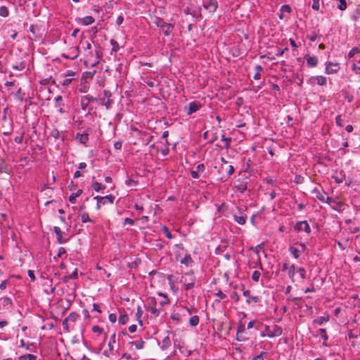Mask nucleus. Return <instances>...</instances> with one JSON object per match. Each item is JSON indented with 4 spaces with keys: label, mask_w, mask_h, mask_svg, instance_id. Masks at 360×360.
Instances as JSON below:
<instances>
[{
    "label": "nucleus",
    "mask_w": 360,
    "mask_h": 360,
    "mask_svg": "<svg viewBox=\"0 0 360 360\" xmlns=\"http://www.w3.org/2000/svg\"><path fill=\"white\" fill-rule=\"evenodd\" d=\"M216 295L219 298V300H217L216 301L217 302H219L220 300H223L224 298L226 297V295L221 291V290H219L217 293H216Z\"/></svg>",
    "instance_id": "obj_63"
},
{
    "label": "nucleus",
    "mask_w": 360,
    "mask_h": 360,
    "mask_svg": "<svg viewBox=\"0 0 360 360\" xmlns=\"http://www.w3.org/2000/svg\"><path fill=\"white\" fill-rule=\"evenodd\" d=\"M307 249V247L303 243H299L298 247L290 246L289 252L292 254L295 259H299L301 254L303 253Z\"/></svg>",
    "instance_id": "obj_6"
},
{
    "label": "nucleus",
    "mask_w": 360,
    "mask_h": 360,
    "mask_svg": "<svg viewBox=\"0 0 360 360\" xmlns=\"http://www.w3.org/2000/svg\"><path fill=\"white\" fill-rule=\"evenodd\" d=\"M76 139L79 141L80 143L85 144L89 141V134L86 131H84L82 134L77 133Z\"/></svg>",
    "instance_id": "obj_18"
},
{
    "label": "nucleus",
    "mask_w": 360,
    "mask_h": 360,
    "mask_svg": "<svg viewBox=\"0 0 360 360\" xmlns=\"http://www.w3.org/2000/svg\"><path fill=\"white\" fill-rule=\"evenodd\" d=\"M117 343L116 334L114 333L111 335L108 342V349L105 350L103 354L106 357H110L114 351V345Z\"/></svg>",
    "instance_id": "obj_8"
},
{
    "label": "nucleus",
    "mask_w": 360,
    "mask_h": 360,
    "mask_svg": "<svg viewBox=\"0 0 360 360\" xmlns=\"http://www.w3.org/2000/svg\"><path fill=\"white\" fill-rule=\"evenodd\" d=\"M295 229L297 231H304L308 234L310 233L311 231L309 224L305 220L297 222L295 226Z\"/></svg>",
    "instance_id": "obj_9"
},
{
    "label": "nucleus",
    "mask_w": 360,
    "mask_h": 360,
    "mask_svg": "<svg viewBox=\"0 0 360 360\" xmlns=\"http://www.w3.org/2000/svg\"><path fill=\"white\" fill-rule=\"evenodd\" d=\"M193 260L190 254L186 252L185 256L180 259V263L184 264L186 266H191L193 263Z\"/></svg>",
    "instance_id": "obj_17"
},
{
    "label": "nucleus",
    "mask_w": 360,
    "mask_h": 360,
    "mask_svg": "<svg viewBox=\"0 0 360 360\" xmlns=\"http://www.w3.org/2000/svg\"><path fill=\"white\" fill-rule=\"evenodd\" d=\"M235 171L234 167L232 165H228L226 167H225V169L222 172H226L227 174V177H229L231 175L233 174Z\"/></svg>",
    "instance_id": "obj_47"
},
{
    "label": "nucleus",
    "mask_w": 360,
    "mask_h": 360,
    "mask_svg": "<svg viewBox=\"0 0 360 360\" xmlns=\"http://www.w3.org/2000/svg\"><path fill=\"white\" fill-rule=\"evenodd\" d=\"M338 2L337 7L340 11L346 10L347 4L345 0H335Z\"/></svg>",
    "instance_id": "obj_30"
},
{
    "label": "nucleus",
    "mask_w": 360,
    "mask_h": 360,
    "mask_svg": "<svg viewBox=\"0 0 360 360\" xmlns=\"http://www.w3.org/2000/svg\"><path fill=\"white\" fill-rule=\"evenodd\" d=\"M243 295L244 297H247L246 302L250 304L251 302L258 303L260 302V297L259 296H252L250 295V291L249 290H244V287L243 286Z\"/></svg>",
    "instance_id": "obj_11"
},
{
    "label": "nucleus",
    "mask_w": 360,
    "mask_h": 360,
    "mask_svg": "<svg viewBox=\"0 0 360 360\" xmlns=\"http://www.w3.org/2000/svg\"><path fill=\"white\" fill-rule=\"evenodd\" d=\"M204 6L206 9L210 10V12L213 13L216 11L217 8V0H210L209 3Z\"/></svg>",
    "instance_id": "obj_21"
},
{
    "label": "nucleus",
    "mask_w": 360,
    "mask_h": 360,
    "mask_svg": "<svg viewBox=\"0 0 360 360\" xmlns=\"http://www.w3.org/2000/svg\"><path fill=\"white\" fill-rule=\"evenodd\" d=\"M81 221L82 223H86L89 221H92V220L89 218V214L86 212H84L80 214Z\"/></svg>",
    "instance_id": "obj_44"
},
{
    "label": "nucleus",
    "mask_w": 360,
    "mask_h": 360,
    "mask_svg": "<svg viewBox=\"0 0 360 360\" xmlns=\"http://www.w3.org/2000/svg\"><path fill=\"white\" fill-rule=\"evenodd\" d=\"M176 247L179 249V251L175 252V257H176V259H178V258L180 257V255L181 254V251L183 252H186V251L184 250V245L182 243L176 244Z\"/></svg>",
    "instance_id": "obj_41"
},
{
    "label": "nucleus",
    "mask_w": 360,
    "mask_h": 360,
    "mask_svg": "<svg viewBox=\"0 0 360 360\" xmlns=\"http://www.w3.org/2000/svg\"><path fill=\"white\" fill-rule=\"evenodd\" d=\"M80 44L84 46V48L85 50H91V43L89 41L82 40L80 41Z\"/></svg>",
    "instance_id": "obj_56"
},
{
    "label": "nucleus",
    "mask_w": 360,
    "mask_h": 360,
    "mask_svg": "<svg viewBox=\"0 0 360 360\" xmlns=\"http://www.w3.org/2000/svg\"><path fill=\"white\" fill-rule=\"evenodd\" d=\"M264 330L269 338L278 337L283 333L282 328L276 324H273L272 326L265 325Z\"/></svg>",
    "instance_id": "obj_3"
},
{
    "label": "nucleus",
    "mask_w": 360,
    "mask_h": 360,
    "mask_svg": "<svg viewBox=\"0 0 360 360\" xmlns=\"http://www.w3.org/2000/svg\"><path fill=\"white\" fill-rule=\"evenodd\" d=\"M171 342L169 337H166L162 340V347L167 348L170 346Z\"/></svg>",
    "instance_id": "obj_54"
},
{
    "label": "nucleus",
    "mask_w": 360,
    "mask_h": 360,
    "mask_svg": "<svg viewBox=\"0 0 360 360\" xmlns=\"http://www.w3.org/2000/svg\"><path fill=\"white\" fill-rule=\"evenodd\" d=\"M261 276V273L257 271V270H255L252 274V279L255 281V282H258L259 281V278Z\"/></svg>",
    "instance_id": "obj_50"
},
{
    "label": "nucleus",
    "mask_w": 360,
    "mask_h": 360,
    "mask_svg": "<svg viewBox=\"0 0 360 360\" xmlns=\"http://www.w3.org/2000/svg\"><path fill=\"white\" fill-rule=\"evenodd\" d=\"M9 15V11L8 8L5 6H2L0 7V16L4 18L8 17Z\"/></svg>",
    "instance_id": "obj_37"
},
{
    "label": "nucleus",
    "mask_w": 360,
    "mask_h": 360,
    "mask_svg": "<svg viewBox=\"0 0 360 360\" xmlns=\"http://www.w3.org/2000/svg\"><path fill=\"white\" fill-rule=\"evenodd\" d=\"M316 80L317 84L320 86H323V85L326 84L327 79H326V77H325L323 76H321V75L316 76Z\"/></svg>",
    "instance_id": "obj_35"
},
{
    "label": "nucleus",
    "mask_w": 360,
    "mask_h": 360,
    "mask_svg": "<svg viewBox=\"0 0 360 360\" xmlns=\"http://www.w3.org/2000/svg\"><path fill=\"white\" fill-rule=\"evenodd\" d=\"M311 193L319 200L320 201L325 202L326 199L324 197L326 193L323 191L322 188L316 187L311 191Z\"/></svg>",
    "instance_id": "obj_12"
},
{
    "label": "nucleus",
    "mask_w": 360,
    "mask_h": 360,
    "mask_svg": "<svg viewBox=\"0 0 360 360\" xmlns=\"http://www.w3.org/2000/svg\"><path fill=\"white\" fill-rule=\"evenodd\" d=\"M325 202L330 205L331 208L338 212H342L347 207V205H345L343 202L338 201L336 199L330 197L326 198Z\"/></svg>",
    "instance_id": "obj_4"
},
{
    "label": "nucleus",
    "mask_w": 360,
    "mask_h": 360,
    "mask_svg": "<svg viewBox=\"0 0 360 360\" xmlns=\"http://www.w3.org/2000/svg\"><path fill=\"white\" fill-rule=\"evenodd\" d=\"M221 165L220 167V171H223L225 169V167H226V166H228V161L226 160L224 158L221 157Z\"/></svg>",
    "instance_id": "obj_57"
},
{
    "label": "nucleus",
    "mask_w": 360,
    "mask_h": 360,
    "mask_svg": "<svg viewBox=\"0 0 360 360\" xmlns=\"http://www.w3.org/2000/svg\"><path fill=\"white\" fill-rule=\"evenodd\" d=\"M110 44L112 45V52H117L119 49H120V46H119V44L117 41H116L114 39H111L110 40Z\"/></svg>",
    "instance_id": "obj_49"
},
{
    "label": "nucleus",
    "mask_w": 360,
    "mask_h": 360,
    "mask_svg": "<svg viewBox=\"0 0 360 360\" xmlns=\"http://www.w3.org/2000/svg\"><path fill=\"white\" fill-rule=\"evenodd\" d=\"M94 21V18L91 15L86 16L81 19V23L85 26L93 24Z\"/></svg>",
    "instance_id": "obj_24"
},
{
    "label": "nucleus",
    "mask_w": 360,
    "mask_h": 360,
    "mask_svg": "<svg viewBox=\"0 0 360 360\" xmlns=\"http://www.w3.org/2000/svg\"><path fill=\"white\" fill-rule=\"evenodd\" d=\"M53 231L57 236V242L60 244L65 243L68 240L63 237V232L58 226L53 227Z\"/></svg>",
    "instance_id": "obj_15"
},
{
    "label": "nucleus",
    "mask_w": 360,
    "mask_h": 360,
    "mask_svg": "<svg viewBox=\"0 0 360 360\" xmlns=\"http://www.w3.org/2000/svg\"><path fill=\"white\" fill-rule=\"evenodd\" d=\"M160 307H158V302L155 297H149L148 299V310L155 317H158L160 314Z\"/></svg>",
    "instance_id": "obj_5"
},
{
    "label": "nucleus",
    "mask_w": 360,
    "mask_h": 360,
    "mask_svg": "<svg viewBox=\"0 0 360 360\" xmlns=\"http://www.w3.org/2000/svg\"><path fill=\"white\" fill-rule=\"evenodd\" d=\"M205 165L204 164H199L196 167V170H193L191 172V176L193 179H198L199 178V172H202L205 170Z\"/></svg>",
    "instance_id": "obj_16"
},
{
    "label": "nucleus",
    "mask_w": 360,
    "mask_h": 360,
    "mask_svg": "<svg viewBox=\"0 0 360 360\" xmlns=\"http://www.w3.org/2000/svg\"><path fill=\"white\" fill-rule=\"evenodd\" d=\"M158 295L160 297H162V299L159 302V305L162 307L165 304H168L169 303V300L168 297L165 295H164L162 292H159Z\"/></svg>",
    "instance_id": "obj_27"
},
{
    "label": "nucleus",
    "mask_w": 360,
    "mask_h": 360,
    "mask_svg": "<svg viewBox=\"0 0 360 360\" xmlns=\"http://www.w3.org/2000/svg\"><path fill=\"white\" fill-rule=\"evenodd\" d=\"M162 232L165 235L166 238L169 239L173 238V235L172 234L171 231H169V228L166 226H162L161 228Z\"/></svg>",
    "instance_id": "obj_33"
},
{
    "label": "nucleus",
    "mask_w": 360,
    "mask_h": 360,
    "mask_svg": "<svg viewBox=\"0 0 360 360\" xmlns=\"http://www.w3.org/2000/svg\"><path fill=\"white\" fill-rule=\"evenodd\" d=\"M3 307L7 309L12 308L13 306V302L10 297H4L1 300Z\"/></svg>",
    "instance_id": "obj_20"
},
{
    "label": "nucleus",
    "mask_w": 360,
    "mask_h": 360,
    "mask_svg": "<svg viewBox=\"0 0 360 360\" xmlns=\"http://www.w3.org/2000/svg\"><path fill=\"white\" fill-rule=\"evenodd\" d=\"M115 197L112 195H108L103 197L101 196H96L94 199L97 200L96 209L100 210L101 205H104V202H103L105 199H108V202L112 204L114 202Z\"/></svg>",
    "instance_id": "obj_10"
},
{
    "label": "nucleus",
    "mask_w": 360,
    "mask_h": 360,
    "mask_svg": "<svg viewBox=\"0 0 360 360\" xmlns=\"http://www.w3.org/2000/svg\"><path fill=\"white\" fill-rule=\"evenodd\" d=\"M79 318V315L75 312H71L68 317H66V319L68 321L75 322L77 321V319Z\"/></svg>",
    "instance_id": "obj_38"
},
{
    "label": "nucleus",
    "mask_w": 360,
    "mask_h": 360,
    "mask_svg": "<svg viewBox=\"0 0 360 360\" xmlns=\"http://www.w3.org/2000/svg\"><path fill=\"white\" fill-rule=\"evenodd\" d=\"M292 12V8L289 5L285 4L281 6L280 8V13H283L284 14L290 13Z\"/></svg>",
    "instance_id": "obj_40"
},
{
    "label": "nucleus",
    "mask_w": 360,
    "mask_h": 360,
    "mask_svg": "<svg viewBox=\"0 0 360 360\" xmlns=\"http://www.w3.org/2000/svg\"><path fill=\"white\" fill-rule=\"evenodd\" d=\"M199 316L197 315L192 316L189 319V325L191 327H195L199 323Z\"/></svg>",
    "instance_id": "obj_28"
},
{
    "label": "nucleus",
    "mask_w": 360,
    "mask_h": 360,
    "mask_svg": "<svg viewBox=\"0 0 360 360\" xmlns=\"http://www.w3.org/2000/svg\"><path fill=\"white\" fill-rule=\"evenodd\" d=\"M19 360H37V356L34 354H27L18 357Z\"/></svg>",
    "instance_id": "obj_32"
},
{
    "label": "nucleus",
    "mask_w": 360,
    "mask_h": 360,
    "mask_svg": "<svg viewBox=\"0 0 360 360\" xmlns=\"http://www.w3.org/2000/svg\"><path fill=\"white\" fill-rule=\"evenodd\" d=\"M142 314H143V311L141 309V307L140 306H139L137 307V311H136V318H137V319L139 321V324H141V325H142V321L141 319V317Z\"/></svg>",
    "instance_id": "obj_51"
},
{
    "label": "nucleus",
    "mask_w": 360,
    "mask_h": 360,
    "mask_svg": "<svg viewBox=\"0 0 360 360\" xmlns=\"http://www.w3.org/2000/svg\"><path fill=\"white\" fill-rule=\"evenodd\" d=\"M112 94L109 90L103 91V96L100 99L101 104L105 105L106 109H109L111 107L112 101L110 98Z\"/></svg>",
    "instance_id": "obj_7"
},
{
    "label": "nucleus",
    "mask_w": 360,
    "mask_h": 360,
    "mask_svg": "<svg viewBox=\"0 0 360 360\" xmlns=\"http://www.w3.org/2000/svg\"><path fill=\"white\" fill-rule=\"evenodd\" d=\"M82 98H83V100H85L88 103L98 101V99L96 98H95L92 96H90V95H85V96H82Z\"/></svg>",
    "instance_id": "obj_53"
},
{
    "label": "nucleus",
    "mask_w": 360,
    "mask_h": 360,
    "mask_svg": "<svg viewBox=\"0 0 360 360\" xmlns=\"http://www.w3.org/2000/svg\"><path fill=\"white\" fill-rule=\"evenodd\" d=\"M297 271L299 273L300 277L302 279H304L305 277H306V271L304 268L302 267H299L297 268Z\"/></svg>",
    "instance_id": "obj_55"
},
{
    "label": "nucleus",
    "mask_w": 360,
    "mask_h": 360,
    "mask_svg": "<svg viewBox=\"0 0 360 360\" xmlns=\"http://www.w3.org/2000/svg\"><path fill=\"white\" fill-rule=\"evenodd\" d=\"M266 354V352H261L259 354L255 356L252 360H264V356Z\"/></svg>",
    "instance_id": "obj_58"
},
{
    "label": "nucleus",
    "mask_w": 360,
    "mask_h": 360,
    "mask_svg": "<svg viewBox=\"0 0 360 360\" xmlns=\"http://www.w3.org/2000/svg\"><path fill=\"white\" fill-rule=\"evenodd\" d=\"M77 278H78V270H77V269H75L71 274L65 276L63 277V280L65 282H68L70 280L77 279Z\"/></svg>",
    "instance_id": "obj_23"
},
{
    "label": "nucleus",
    "mask_w": 360,
    "mask_h": 360,
    "mask_svg": "<svg viewBox=\"0 0 360 360\" xmlns=\"http://www.w3.org/2000/svg\"><path fill=\"white\" fill-rule=\"evenodd\" d=\"M137 182L138 181L137 180H135L133 178H128L126 181H125V184L126 185H127L128 186H131L133 185H136L137 184Z\"/></svg>",
    "instance_id": "obj_52"
},
{
    "label": "nucleus",
    "mask_w": 360,
    "mask_h": 360,
    "mask_svg": "<svg viewBox=\"0 0 360 360\" xmlns=\"http://www.w3.org/2000/svg\"><path fill=\"white\" fill-rule=\"evenodd\" d=\"M319 2L320 0H313V4H312V9L314 11H319Z\"/></svg>",
    "instance_id": "obj_60"
},
{
    "label": "nucleus",
    "mask_w": 360,
    "mask_h": 360,
    "mask_svg": "<svg viewBox=\"0 0 360 360\" xmlns=\"http://www.w3.org/2000/svg\"><path fill=\"white\" fill-rule=\"evenodd\" d=\"M340 70V65L338 63H328L326 65V73L327 74H333L336 73Z\"/></svg>",
    "instance_id": "obj_13"
},
{
    "label": "nucleus",
    "mask_w": 360,
    "mask_h": 360,
    "mask_svg": "<svg viewBox=\"0 0 360 360\" xmlns=\"http://www.w3.org/2000/svg\"><path fill=\"white\" fill-rule=\"evenodd\" d=\"M82 190L79 189L76 193H72L69 197V201L72 204H75L76 202V199L77 197H79L82 193Z\"/></svg>",
    "instance_id": "obj_25"
},
{
    "label": "nucleus",
    "mask_w": 360,
    "mask_h": 360,
    "mask_svg": "<svg viewBox=\"0 0 360 360\" xmlns=\"http://www.w3.org/2000/svg\"><path fill=\"white\" fill-rule=\"evenodd\" d=\"M92 330L94 333H97L98 334H101L103 332V329L101 328L99 326H94L92 328Z\"/></svg>",
    "instance_id": "obj_61"
},
{
    "label": "nucleus",
    "mask_w": 360,
    "mask_h": 360,
    "mask_svg": "<svg viewBox=\"0 0 360 360\" xmlns=\"http://www.w3.org/2000/svg\"><path fill=\"white\" fill-rule=\"evenodd\" d=\"M12 68L16 70H22L25 68V63L24 61H21L18 64L13 65Z\"/></svg>",
    "instance_id": "obj_43"
},
{
    "label": "nucleus",
    "mask_w": 360,
    "mask_h": 360,
    "mask_svg": "<svg viewBox=\"0 0 360 360\" xmlns=\"http://www.w3.org/2000/svg\"><path fill=\"white\" fill-rule=\"evenodd\" d=\"M233 219L235 221H236L238 224L240 225H244L246 222V217L245 216H238L234 214Z\"/></svg>",
    "instance_id": "obj_29"
},
{
    "label": "nucleus",
    "mask_w": 360,
    "mask_h": 360,
    "mask_svg": "<svg viewBox=\"0 0 360 360\" xmlns=\"http://www.w3.org/2000/svg\"><path fill=\"white\" fill-rule=\"evenodd\" d=\"M295 269H296V267L294 264H292L288 269V276L292 282H294V276L295 274Z\"/></svg>",
    "instance_id": "obj_34"
},
{
    "label": "nucleus",
    "mask_w": 360,
    "mask_h": 360,
    "mask_svg": "<svg viewBox=\"0 0 360 360\" xmlns=\"http://www.w3.org/2000/svg\"><path fill=\"white\" fill-rule=\"evenodd\" d=\"M328 316H320L317 319L314 320V322L318 325H322L323 323L328 321Z\"/></svg>",
    "instance_id": "obj_42"
},
{
    "label": "nucleus",
    "mask_w": 360,
    "mask_h": 360,
    "mask_svg": "<svg viewBox=\"0 0 360 360\" xmlns=\"http://www.w3.org/2000/svg\"><path fill=\"white\" fill-rule=\"evenodd\" d=\"M130 343L133 344L136 347V349H141L143 348L145 344L144 341L142 339L135 342H131Z\"/></svg>",
    "instance_id": "obj_36"
},
{
    "label": "nucleus",
    "mask_w": 360,
    "mask_h": 360,
    "mask_svg": "<svg viewBox=\"0 0 360 360\" xmlns=\"http://www.w3.org/2000/svg\"><path fill=\"white\" fill-rule=\"evenodd\" d=\"M79 55V48L78 46L75 47V53L74 55H68L65 53H62L61 56L66 59L75 60Z\"/></svg>",
    "instance_id": "obj_22"
},
{
    "label": "nucleus",
    "mask_w": 360,
    "mask_h": 360,
    "mask_svg": "<svg viewBox=\"0 0 360 360\" xmlns=\"http://www.w3.org/2000/svg\"><path fill=\"white\" fill-rule=\"evenodd\" d=\"M91 187L96 192H98L99 191L103 190L105 188V186H104L97 181H93L91 182Z\"/></svg>",
    "instance_id": "obj_26"
},
{
    "label": "nucleus",
    "mask_w": 360,
    "mask_h": 360,
    "mask_svg": "<svg viewBox=\"0 0 360 360\" xmlns=\"http://www.w3.org/2000/svg\"><path fill=\"white\" fill-rule=\"evenodd\" d=\"M24 134V132H22L20 136H15L14 139V141L17 143H21L23 140Z\"/></svg>",
    "instance_id": "obj_62"
},
{
    "label": "nucleus",
    "mask_w": 360,
    "mask_h": 360,
    "mask_svg": "<svg viewBox=\"0 0 360 360\" xmlns=\"http://www.w3.org/2000/svg\"><path fill=\"white\" fill-rule=\"evenodd\" d=\"M221 141L225 142L224 148L228 149L231 146V138H226L224 135L221 136Z\"/></svg>",
    "instance_id": "obj_45"
},
{
    "label": "nucleus",
    "mask_w": 360,
    "mask_h": 360,
    "mask_svg": "<svg viewBox=\"0 0 360 360\" xmlns=\"http://www.w3.org/2000/svg\"><path fill=\"white\" fill-rule=\"evenodd\" d=\"M248 338L247 337H245L243 335V333H236V340H238V341H245L247 340Z\"/></svg>",
    "instance_id": "obj_59"
},
{
    "label": "nucleus",
    "mask_w": 360,
    "mask_h": 360,
    "mask_svg": "<svg viewBox=\"0 0 360 360\" xmlns=\"http://www.w3.org/2000/svg\"><path fill=\"white\" fill-rule=\"evenodd\" d=\"M155 23L157 27L162 30L165 36L170 35L171 32L174 28V25L165 22L164 20L160 18H156Z\"/></svg>",
    "instance_id": "obj_2"
},
{
    "label": "nucleus",
    "mask_w": 360,
    "mask_h": 360,
    "mask_svg": "<svg viewBox=\"0 0 360 360\" xmlns=\"http://www.w3.org/2000/svg\"><path fill=\"white\" fill-rule=\"evenodd\" d=\"M359 53H360V49H359L357 47H354L349 51V52L348 53V57L353 58L356 54H358Z\"/></svg>",
    "instance_id": "obj_48"
},
{
    "label": "nucleus",
    "mask_w": 360,
    "mask_h": 360,
    "mask_svg": "<svg viewBox=\"0 0 360 360\" xmlns=\"http://www.w3.org/2000/svg\"><path fill=\"white\" fill-rule=\"evenodd\" d=\"M201 104L196 101L190 103L188 105L187 115H190L192 113L197 112L201 108Z\"/></svg>",
    "instance_id": "obj_14"
},
{
    "label": "nucleus",
    "mask_w": 360,
    "mask_h": 360,
    "mask_svg": "<svg viewBox=\"0 0 360 360\" xmlns=\"http://www.w3.org/2000/svg\"><path fill=\"white\" fill-rule=\"evenodd\" d=\"M352 70L356 73V74H359L360 73V67L358 66L356 64H353L352 65Z\"/></svg>",
    "instance_id": "obj_64"
},
{
    "label": "nucleus",
    "mask_w": 360,
    "mask_h": 360,
    "mask_svg": "<svg viewBox=\"0 0 360 360\" xmlns=\"http://www.w3.org/2000/svg\"><path fill=\"white\" fill-rule=\"evenodd\" d=\"M181 282H183L186 290L192 289L195 282V276L193 271L185 273L181 277Z\"/></svg>",
    "instance_id": "obj_1"
},
{
    "label": "nucleus",
    "mask_w": 360,
    "mask_h": 360,
    "mask_svg": "<svg viewBox=\"0 0 360 360\" xmlns=\"http://www.w3.org/2000/svg\"><path fill=\"white\" fill-rule=\"evenodd\" d=\"M304 58L307 60L308 66L316 67L318 64V58L316 56H306Z\"/></svg>",
    "instance_id": "obj_19"
},
{
    "label": "nucleus",
    "mask_w": 360,
    "mask_h": 360,
    "mask_svg": "<svg viewBox=\"0 0 360 360\" xmlns=\"http://www.w3.org/2000/svg\"><path fill=\"white\" fill-rule=\"evenodd\" d=\"M255 74L253 77L255 79H259L261 78V72L263 70V68L260 65H257L255 68Z\"/></svg>",
    "instance_id": "obj_31"
},
{
    "label": "nucleus",
    "mask_w": 360,
    "mask_h": 360,
    "mask_svg": "<svg viewBox=\"0 0 360 360\" xmlns=\"http://www.w3.org/2000/svg\"><path fill=\"white\" fill-rule=\"evenodd\" d=\"M319 332L321 335V338L323 339L324 342H326L328 339V336L326 333V330L325 328H320L319 330ZM323 345L326 346V344L325 342L323 343Z\"/></svg>",
    "instance_id": "obj_46"
},
{
    "label": "nucleus",
    "mask_w": 360,
    "mask_h": 360,
    "mask_svg": "<svg viewBox=\"0 0 360 360\" xmlns=\"http://www.w3.org/2000/svg\"><path fill=\"white\" fill-rule=\"evenodd\" d=\"M128 319H129V318H128L127 314H123L120 315L118 321L120 324L124 325L127 323Z\"/></svg>",
    "instance_id": "obj_39"
}]
</instances>
